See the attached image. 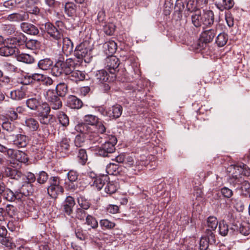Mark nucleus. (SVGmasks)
<instances>
[{
	"instance_id": "nucleus-1",
	"label": "nucleus",
	"mask_w": 250,
	"mask_h": 250,
	"mask_svg": "<svg viewBox=\"0 0 250 250\" xmlns=\"http://www.w3.org/2000/svg\"><path fill=\"white\" fill-rule=\"evenodd\" d=\"M229 173L228 181L234 186L240 185L243 179L242 175L249 176L250 175V168L245 164L240 165H231L227 168Z\"/></svg>"
},
{
	"instance_id": "nucleus-2",
	"label": "nucleus",
	"mask_w": 250,
	"mask_h": 250,
	"mask_svg": "<svg viewBox=\"0 0 250 250\" xmlns=\"http://www.w3.org/2000/svg\"><path fill=\"white\" fill-rule=\"evenodd\" d=\"M191 20L193 25L197 28L202 25L204 27L210 26L214 23V14L209 10H203V12L197 10L191 13Z\"/></svg>"
},
{
	"instance_id": "nucleus-3",
	"label": "nucleus",
	"mask_w": 250,
	"mask_h": 250,
	"mask_svg": "<svg viewBox=\"0 0 250 250\" xmlns=\"http://www.w3.org/2000/svg\"><path fill=\"white\" fill-rule=\"evenodd\" d=\"M79 62L80 61H76L72 58L67 59L64 61L63 58H60L52 68L53 74L56 76L63 73L68 75Z\"/></svg>"
},
{
	"instance_id": "nucleus-4",
	"label": "nucleus",
	"mask_w": 250,
	"mask_h": 250,
	"mask_svg": "<svg viewBox=\"0 0 250 250\" xmlns=\"http://www.w3.org/2000/svg\"><path fill=\"white\" fill-rule=\"evenodd\" d=\"M105 142L101 146L95 148V153L102 157L108 156V154L113 153L115 149V145L117 142V139L114 136H108V140L106 138L103 140Z\"/></svg>"
},
{
	"instance_id": "nucleus-5",
	"label": "nucleus",
	"mask_w": 250,
	"mask_h": 250,
	"mask_svg": "<svg viewBox=\"0 0 250 250\" xmlns=\"http://www.w3.org/2000/svg\"><path fill=\"white\" fill-rule=\"evenodd\" d=\"M74 56L78 59H83L86 63L90 62L93 57V49L87 47V42H82L78 45L74 50Z\"/></svg>"
},
{
	"instance_id": "nucleus-6",
	"label": "nucleus",
	"mask_w": 250,
	"mask_h": 250,
	"mask_svg": "<svg viewBox=\"0 0 250 250\" xmlns=\"http://www.w3.org/2000/svg\"><path fill=\"white\" fill-rule=\"evenodd\" d=\"M61 179L59 177H52L50 179V186L47 188L49 195L56 198L58 195L63 192V188L60 185Z\"/></svg>"
},
{
	"instance_id": "nucleus-7",
	"label": "nucleus",
	"mask_w": 250,
	"mask_h": 250,
	"mask_svg": "<svg viewBox=\"0 0 250 250\" xmlns=\"http://www.w3.org/2000/svg\"><path fill=\"white\" fill-rule=\"evenodd\" d=\"M45 99L50 103V107L53 109H59L62 106V102L60 98L57 95L55 90L48 89L43 93Z\"/></svg>"
},
{
	"instance_id": "nucleus-8",
	"label": "nucleus",
	"mask_w": 250,
	"mask_h": 250,
	"mask_svg": "<svg viewBox=\"0 0 250 250\" xmlns=\"http://www.w3.org/2000/svg\"><path fill=\"white\" fill-rule=\"evenodd\" d=\"M104 17L105 14L104 11H100L98 13L97 15V21L99 22L100 27L99 28L98 23H96L97 26L96 28L98 30L103 29L106 35H111L113 34L115 31V26L112 23H106L104 22Z\"/></svg>"
},
{
	"instance_id": "nucleus-9",
	"label": "nucleus",
	"mask_w": 250,
	"mask_h": 250,
	"mask_svg": "<svg viewBox=\"0 0 250 250\" xmlns=\"http://www.w3.org/2000/svg\"><path fill=\"white\" fill-rule=\"evenodd\" d=\"M7 150H11V154H5L10 159L9 161L11 164H13V167H15L16 164L17 166H19V164L21 163H25L27 162V157L25 154L21 151L14 150L11 148H7Z\"/></svg>"
},
{
	"instance_id": "nucleus-10",
	"label": "nucleus",
	"mask_w": 250,
	"mask_h": 250,
	"mask_svg": "<svg viewBox=\"0 0 250 250\" xmlns=\"http://www.w3.org/2000/svg\"><path fill=\"white\" fill-rule=\"evenodd\" d=\"M44 31L56 41H59L63 37V31L57 29V28L50 22L44 24Z\"/></svg>"
},
{
	"instance_id": "nucleus-11",
	"label": "nucleus",
	"mask_w": 250,
	"mask_h": 250,
	"mask_svg": "<svg viewBox=\"0 0 250 250\" xmlns=\"http://www.w3.org/2000/svg\"><path fill=\"white\" fill-rule=\"evenodd\" d=\"M106 128L103 122L97 118L96 123H95V133H100V135H95V143L98 142L101 143L103 142V140L107 138V135L104 134Z\"/></svg>"
},
{
	"instance_id": "nucleus-12",
	"label": "nucleus",
	"mask_w": 250,
	"mask_h": 250,
	"mask_svg": "<svg viewBox=\"0 0 250 250\" xmlns=\"http://www.w3.org/2000/svg\"><path fill=\"white\" fill-rule=\"evenodd\" d=\"M26 106L32 110H35L38 113L44 109L45 105H48L46 103L42 102L39 99L31 98L26 101Z\"/></svg>"
},
{
	"instance_id": "nucleus-13",
	"label": "nucleus",
	"mask_w": 250,
	"mask_h": 250,
	"mask_svg": "<svg viewBox=\"0 0 250 250\" xmlns=\"http://www.w3.org/2000/svg\"><path fill=\"white\" fill-rule=\"evenodd\" d=\"M50 107L49 105H45L44 109L38 112V117L41 124L44 125L50 124L53 118V115L49 114Z\"/></svg>"
},
{
	"instance_id": "nucleus-14",
	"label": "nucleus",
	"mask_w": 250,
	"mask_h": 250,
	"mask_svg": "<svg viewBox=\"0 0 250 250\" xmlns=\"http://www.w3.org/2000/svg\"><path fill=\"white\" fill-rule=\"evenodd\" d=\"M119 65V61L115 56L111 55L106 59V67L111 74H114Z\"/></svg>"
},
{
	"instance_id": "nucleus-15",
	"label": "nucleus",
	"mask_w": 250,
	"mask_h": 250,
	"mask_svg": "<svg viewBox=\"0 0 250 250\" xmlns=\"http://www.w3.org/2000/svg\"><path fill=\"white\" fill-rule=\"evenodd\" d=\"M21 28L23 32L31 35H37L39 33L38 28L34 25L28 22H22Z\"/></svg>"
},
{
	"instance_id": "nucleus-16",
	"label": "nucleus",
	"mask_w": 250,
	"mask_h": 250,
	"mask_svg": "<svg viewBox=\"0 0 250 250\" xmlns=\"http://www.w3.org/2000/svg\"><path fill=\"white\" fill-rule=\"evenodd\" d=\"M13 144L18 147H25L29 142L28 138L23 134H17L13 140Z\"/></svg>"
},
{
	"instance_id": "nucleus-17",
	"label": "nucleus",
	"mask_w": 250,
	"mask_h": 250,
	"mask_svg": "<svg viewBox=\"0 0 250 250\" xmlns=\"http://www.w3.org/2000/svg\"><path fill=\"white\" fill-rule=\"evenodd\" d=\"M29 19V15L25 12L15 13L10 14L7 17V19L12 21H26Z\"/></svg>"
},
{
	"instance_id": "nucleus-18",
	"label": "nucleus",
	"mask_w": 250,
	"mask_h": 250,
	"mask_svg": "<svg viewBox=\"0 0 250 250\" xmlns=\"http://www.w3.org/2000/svg\"><path fill=\"white\" fill-rule=\"evenodd\" d=\"M70 147V139L66 136L62 137L57 146V150L58 151L66 152L69 150Z\"/></svg>"
},
{
	"instance_id": "nucleus-19",
	"label": "nucleus",
	"mask_w": 250,
	"mask_h": 250,
	"mask_svg": "<svg viewBox=\"0 0 250 250\" xmlns=\"http://www.w3.org/2000/svg\"><path fill=\"white\" fill-rule=\"evenodd\" d=\"M62 51L66 56L70 55L73 50V44L70 39L67 37H62Z\"/></svg>"
},
{
	"instance_id": "nucleus-20",
	"label": "nucleus",
	"mask_w": 250,
	"mask_h": 250,
	"mask_svg": "<svg viewBox=\"0 0 250 250\" xmlns=\"http://www.w3.org/2000/svg\"><path fill=\"white\" fill-rule=\"evenodd\" d=\"M24 125L30 131L33 132L37 131L40 126L38 121L32 117L25 118Z\"/></svg>"
},
{
	"instance_id": "nucleus-21",
	"label": "nucleus",
	"mask_w": 250,
	"mask_h": 250,
	"mask_svg": "<svg viewBox=\"0 0 250 250\" xmlns=\"http://www.w3.org/2000/svg\"><path fill=\"white\" fill-rule=\"evenodd\" d=\"M4 174L7 177H10L11 179L18 180L21 178L22 179L23 174L17 169L7 167L5 168Z\"/></svg>"
},
{
	"instance_id": "nucleus-22",
	"label": "nucleus",
	"mask_w": 250,
	"mask_h": 250,
	"mask_svg": "<svg viewBox=\"0 0 250 250\" xmlns=\"http://www.w3.org/2000/svg\"><path fill=\"white\" fill-rule=\"evenodd\" d=\"M216 35V30L210 29L203 31L201 34V40L205 43H209L212 41Z\"/></svg>"
},
{
	"instance_id": "nucleus-23",
	"label": "nucleus",
	"mask_w": 250,
	"mask_h": 250,
	"mask_svg": "<svg viewBox=\"0 0 250 250\" xmlns=\"http://www.w3.org/2000/svg\"><path fill=\"white\" fill-rule=\"evenodd\" d=\"M10 95L11 98L14 100H21L26 97L25 90L23 87H21L20 89L11 91Z\"/></svg>"
},
{
	"instance_id": "nucleus-24",
	"label": "nucleus",
	"mask_w": 250,
	"mask_h": 250,
	"mask_svg": "<svg viewBox=\"0 0 250 250\" xmlns=\"http://www.w3.org/2000/svg\"><path fill=\"white\" fill-rule=\"evenodd\" d=\"M67 104L71 108L79 109L83 105L82 101L77 97L73 95H70L68 97L67 100Z\"/></svg>"
},
{
	"instance_id": "nucleus-25",
	"label": "nucleus",
	"mask_w": 250,
	"mask_h": 250,
	"mask_svg": "<svg viewBox=\"0 0 250 250\" xmlns=\"http://www.w3.org/2000/svg\"><path fill=\"white\" fill-rule=\"evenodd\" d=\"M18 50L15 46L4 45L0 47V55L8 57L15 54Z\"/></svg>"
},
{
	"instance_id": "nucleus-26",
	"label": "nucleus",
	"mask_w": 250,
	"mask_h": 250,
	"mask_svg": "<svg viewBox=\"0 0 250 250\" xmlns=\"http://www.w3.org/2000/svg\"><path fill=\"white\" fill-rule=\"evenodd\" d=\"M21 196L20 193H15L9 189H6L2 194V196L5 199L10 202L14 201L16 199H20Z\"/></svg>"
},
{
	"instance_id": "nucleus-27",
	"label": "nucleus",
	"mask_w": 250,
	"mask_h": 250,
	"mask_svg": "<svg viewBox=\"0 0 250 250\" xmlns=\"http://www.w3.org/2000/svg\"><path fill=\"white\" fill-rule=\"evenodd\" d=\"M75 202L74 198L70 196H67L63 202V208L64 212L68 215H70L72 211V208L75 205Z\"/></svg>"
},
{
	"instance_id": "nucleus-28",
	"label": "nucleus",
	"mask_w": 250,
	"mask_h": 250,
	"mask_svg": "<svg viewBox=\"0 0 250 250\" xmlns=\"http://www.w3.org/2000/svg\"><path fill=\"white\" fill-rule=\"evenodd\" d=\"M68 75L70 80L76 82L83 81L85 79V74L83 72L75 70L74 69Z\"/></svg>"
},
{
	"instance_id": "nucleus-29",
	"label": "nucleus",
	"mask_w": 250,
	"mask_h": 250,
	"mask_svg": "<svg viewBox=\"0 0 250 250\" xmlns=\"http://www.w3.org/2000/svg\"><path fill=\"white\" fill-rule=\"evenodd\" d=\"M22 179L27 180L22 185V188L25 186L31 188L32 184L36 180V177L33 173L27 172L25 174H23Z\"/></svg>"
},
{
	"instance_id": "nucleus-30",
	"label": "nucleus",
	"mask_w": 250,
	"mask_h": 250,
	"mask_svg": "<svg viewBox=\"0 0 250 250\" xmlns=\"http://www.w3.org/2000/svg\"><path fill=\"white\" fill-rule=\"evenodd\" d=\"M123 108L120 104H116L113 106L108 111V115L110 117L117 119L120 117L122 114Z\"/></svg>"
},
{
	"instance_id": "nucleus-31",
	"label": "nucleus",
	"mask_w": 250,
	"mask_h": 250,
	"mask_svg": "<svg viewBox=\"0 0 250 250\" xmlns=\"http://www.w3.org/2000/svg\"><path fill=\"white\" fill-rule=\"evenodd\" d=\"M77 6L72 2H67L64 4V12L69 17L73 16L76 13Z\"/></svg>"
},
{
	"instance_id": "nucleus-32",
	"label": "nucleus",
	"mask_w": 250,
	"mask_h": 250,
	"mask_svg": "<svg viewBox=\"0 0 250 250\" xmlns=\"http://www.w3.org/2000/svg\"><path fill=\"white\" fill-rule=\"evenodd\" d=\"M53 62L50 59L46 58L40 60L38 65L39 67L43 70H49L52 67Z\"/></svg>"
},
{
	"instance_id": "nucleus-33",
	"label": "nucleus",
	"mask_w": 250,
	"mask_h": 250,
	"mask_svg": "<svg viewBox=\"0 0 250 250\" xmlns=\"http://www.w3.org/2000/svg\"><path fill=\"white\" fill-rule=\"evenodd\" d=\"M104 47L105 49L106 54L108 55H112L115 53L117 48L116 43L113 41L105 42L104 44Z\"/></svg>"
},
{
	"instance_id": "nucleus-34",
	"label": "nucleus",
	"mask_w": 250,
	"mask_h": 250,
	"mask_svg": "<svg viewBox=\"0 0 250 250\" xmlns=\"http://www.w3.org/2000/svg\"><path fill=\"white\" fill-rule=\"evenodd\" d=\"M55 91L58 96L63 97L67 92V86L65 83H61L56 85Z\"/></svg>"
},
{
	"instance_id": "nucleus-35",
	"label": "nucleus",
	"mask_w": 250,
	"mask_h": 250,
	"mask_svg": "<svg viewBox=\"0 0 250 250\" xmlns=\"http://www.w3.org/2000/svg\"><path fill=\"white\" fill-rule=\"evenodd\" d=\"M18 61L26 63H32L34 62V58L28 54L21 53L17 55Z\"/></svg>"
},
{
	"instance_id": "nucleus-36",
	"label": "nucleus",
	"mask_w": 250,
	"mask_h": 250,
	"mask_svg": "<svg viewBox=\"0 0 250 250\" xmlns=\"http://www.w3.org/2000/svg\"><path fill=\"white\" fill-rule=\"evenodd\" d=\"M96 77L98 82L101 83L108 80V74L105 70L102 69L97 72Z\"/></svg>"
},
{
	"instance_id": "nucleus-37",
	"label": "nucleus",
	"mask_w": 250,
	"mask_h": 250,
	"mask_svg": "<svg viewBox=\"0 0 250 250\" xmlns=\"http://www.w3.org/2000/svg\"><path fill=\"white\" fill-rule=\"evenodd\" d=\"M107 176L104 175L95 177V186L98 190H100L103 188L105 182H107Z\"/></svg>"
},
{
	"instance_id": "nucleus-38",
	"label": "nucleus",
	"mask_w": 250,
	"mask_h": 250,
	"mask_svg": "<svg viewBox=\"0 0 250 250\" xmlns=\"http://www.w3.org/2000/svg\"><path fill=\"white\" fill-rule=\"evenodd\" d=\"M75 129L78 132L84 134L92 133V128H91L89 126H88L86 124H84L83 123L78 124L76 125Z\"/></svg>"
},
{
	"instance_id": "nucleus-39",
	"label": "nucleus",
	"mask_w": 250,
	"mask_h": 250,
	"mask_svg": "<svg viewBox=\"0 0 250 250\" xmlns=\"http://www.w3.org/2000/svg\"><path fill=\"white\" fill-rule=\"evenodd\" d=\"M228 40V35L225 33H220L216 39V43L219 47L224 46Z\"/></svg>"
},
{
	"instance_id": "nucleus-40",
	"label": "nucleus",
	"mask_w": 250,
	"mask_h": 250,
	"mask_svg": "<svg viewBox=\"0 0 250 250\" xmlns=\"http://www.w3.org/2000/svg\"><path fill=\"white\" fill-rule=\"evenodd\" d=\"M59 122L62 126H67L69 125V118L63 112L59 111L57 114Z\"/></svg>"
},
{
	"instance_id": "nucleus-41",
	"label": "nucleus",
	"mask_w": 250,
	"mask_h": 250,
	"mask_svg": "<svg viewBox=\"0 0 250 250\" xmlns=\"http://www.w3.org/2000/svg\"><path fill=\"white\" fill-rule=\"evenodd\" d=\"M2 245L9 248L10 249H13L16 247V245L14 242L12 238L10 237H2L0 240Z\"/></svg>"
},
{
	"instance_id": "nucleus-42",
	"label": "nucleus",
	"mask_w": 250,
	"mask_h": 250,
	"mask_svg": "<svg viewBox=\"0 0 250 250\" xmlns=\"http://www.w3.org/2000/svg\"><path fill=\"white\" fill-rule=\"evenodd\" d=\"M119 167L114 163H110L106 167V171L109 175H116L119 172Z\"/></svg>"
},
{
	"instance_id": "nucleus-43",
	"label": "nucleus",
	"mask_w": 250,
	"mask_h": 250,
	"mask_svg": "<svg viewBox=\"0 0 250 250\" xmlns=\"http://www.w3.org/2000/svg\"><path fill=\"white\" fill-rule=\"evenodd\" d=\"M219 231L222 236H226L229 231L228 225L224 220L220 221L219 224Z\"/></svg>"
},
{
	"instance_id": "nucleus-44",
	"label": "nucleus",
	"mask_w": 250,
	"mask_h": 250,
	"mask_svg": "<svg viewBox=\"0 0 250 250\" xmlns=\"http://www.w3.org/2000/svg\"><path fill=\"white\" fill-rule=\"evenodd\" d=\"M117 184H115L113 182H109L108 183L105 188H104V191L107 194H112L115 193L117 189Z\"/></svg>"
},
{
	"instance_id": "nucleus-45",
	"label": "nucleus",
	"mask_w": 250,
	"mask_h": 250,
	"mask_svg": "<svg viewBox=\"0 0 250 250\" xmlns=\"http://www.w3.org/2000/svg\"><path fill=\"white\" fill-rule=\"evenodd\" d=\"M44 75L39 73H34L29 76L28 82L24 81L23 83L24 84H27L30 83H32L33 80L37 81H42Z\"/></svg>"
},
{
	"instance_id": "nucleus-46",
	"label": "nucleus",
	"mask_w": 250,
	"mask_h": 250,
	"mask_svg": "<svg viewBox=\"0 0 250 250\" xmlns=\"http://www.w3.org/2000/svg\"><path fill=\"white\" fill-rule=\"evenodd\" d=\"M6 116L11 121H15L18 118V115L16 113L15 109L12 107L9 108L6 110Z\"/></svg>"
},
{
	"instance_id": "nucleus-47",
	"label": "nucleus",
	"mask_w": 250,
	"mask_h": 250,
	"mask_svg": "<svg viewBox=\"0 0 250 250\" xmlns=\"http://www.w3.org/2000/svg\"><path fill=\"white\" fill-rule=\"evenodd\" d=\"M218 221L216 217L214 216H209L207 221V224L208 228L212 230H214L218 225Z\"/></svg>"
},
{
	"instance_id": "nucleus-48",
	"label": "nucleus",
	"mask_w": 250,
	"mask_h": 250,
	"mask_svg": "<svg viewBox=\"0 0 250 250\" xmlns=\"http://www.w3.org/2000/svg\"><path fill=\"white\" fill-rule=\"evenodd\" d=\"M3 129L9 133L14 132L16 129L15 125L9 122H3L2 125Z\"/></svg>"
},
{
	"instance_id": "nucleus-49",
	"label": "nucleus",
	"mask_w": 250,
	"mask_h": 250,
	"mask_svg": "<svg viewBox=\"0 0 250 250\" xmlns=\"http://www.w3.org/2000/svg\"><path fill=\"white\" fill-rule=\"evenodd\" d=\"M77 201L80 207L84 209H87L89 207L90 204L89 202L81 195L77 198Z\"/></svg>"
},
{
	"instance_id": "nucleus-50",
	"label": "nucleus",
	"mask_w": 250,
	"mask_h": 250,
	"mask_svg": "<svg viewBox=\"0 0 250 250\" xmlns=\"http://www.w3.org/2000/svg\"><path fill=\"white\" fill-rule=\"evenodd\" d=\"M78 157L79 158V162L82 165H84L87 159L86 151L83 149H80Z\"/></svg>"
},
{
	"instance_id": "nucleus-51",
	"label": "nucleus",
	"mask_w": 250,
	"mask_h": 250,
	"mask_svg": "<svg viewBox=\"0 0 250 250\" xmlns=\"http://www.w3.org/2000/svg\"><path fill=\"white\" fill-rule=\"evenodd\" d=\"M26 47L30 49H35L39 46V42L37 40H29L25 42Z\"/></svg>"
},
{
	"instance_id": "nucleus-52",
	"label": "nucleus",
	"mask_w": 250,
	"mask_h": 250,
	"mask_svg": "<svg viewBox=\"0 0 250 250\" xmlns=\"http://www.w3.org/2000/svg\"><path fill=\"white\" fill-rule=\"evenodd\" d=\"M48 178V174L45 171H41L37 178V182L40 184H44L46 182Z\"/></svg>"
},
{
	"instance_id": "nucleus-53",
	"label": "nucleus",
	"mask_w": 250,
	"mask_h": 250,
	"mask_svg": "<svg viewBox=\"0 0 250 250\" xmlns=\"http://www.w3.org/2000/svg\"><path fill=\"white\" fill-rule=\"evenodd\" d=\"M100 225L103 228L109 229L114 227L115 224L107 219H104L100 221Z\"/></svg>"
},
{
	"instance_id": "nucleus-54",
	"label": "nucleus",
	"mask_w": 250,
	"mask_h": 250,
	"mask_svg": "<svg viewBox=\"0 0 250 250\" xmlns=\"http://www.w3.org/2000/svg\"><path fill=\"white\" fill-rule=\"evenodd\" d=\"M83 123L92 128L94 125V116L91 114L86 115L84 117Z\"/></svg>"
},
{
	"instance_id": "nucleus-55",
	"label": "nucleus",
	"mask_w": 250,
	"mask_h": 250,
	"mask_svg": "<svg viewBox=\"0 0 250 250\" xmlns=\"http://www.w3.org/2000/svg\"><path fill=\"white\" fill-rule=\"evenodd\" d=\"M210 243L207 240L206 237H202L200 242V250H207Z\"/></svg>"
},
{
	"instance_id": "nucleus-56",
	"label": "nucleus",
	"mask_w": 250,
	"mask_h": 250,
	"mask_svg": "<svg viewBox=\"0 0 250 250\" xmlns=\"http://www.w3.org/2000/svg\"><path fill=\"white\" fill-rule=\"evenodd\" d=\"M212 230H207L206 237L207 240L210 243V244H213L215 243V235L213 233Z\"/></svg>"
},
{
	"instance_id": "nucleus-57",
	"label": "nucleus",
	"mask_w": 250,
	"mask_h": 250,
	"mask_svg": "<svg viewBox=\"0 0 250 250\" xmlns=\"http://www.w3.org/2000/svg\"><path fill=\"white\" fill-rule=\"evenodd\" d=\"M220 4L224 9H229L233 6L234 3L232 0H222Z\"/></svg>"
},
{
	"instance_id": "nucleus-58",
	"label": "nucleus",
	"mask_w": 250,
	"mask_h": 250,
	"mask_svg": "<svg viewBox=\"0 0 250 250\" xmlns=\"http://www.w3.org/2000/svg\"><path fill=\"white\" fill-rule=\"evenodd\" d=\"M221 193L225 197L229 198L233 195V192L231 189L227 187H224L221 189Z\"/></svg>"
},
{
	"instance_id": "nucleus-59",
	"label": "nucleus",
	"mask_w": 250,
	"mask_h": 250,
	"mask_svg": "<svg viewBox=\"0 0 250 250\" xmlns=\"http://www.w3.org/2000/svg\"><path fill=\"white\" fill-rule=\"evenodd\" d=\"M67 177L69 180L71 182L76 181L78 177V174L77 172L74 170H70L67 173Z\"/></svg>"
},
{
	"instance_id": "nucleus-60",
	"label": "nucleus",
	"mask_w": 250,
	"mask_h": 250,
	"mask_svg": "<svg viewBox=\"0 0 250 250\" xmlns=\"http://www.w3.org/2000/svg\"><path fill=\"white\" fill-rule=\"evenodd\" d=\"M27 13H30L32 14H34L37 15L40 13V9L36 6H27Z\"/></svg>"
},
{
	"instance_id": "nucleus-61",
	"label": "nucleus",
	"mask_w": 250,
	"mask_h": 250,
	"mask_svg": "<svg viewBox=\"0 0 250 250\" xmlns=\"http://www.w3.org/2000/svg\"><path fill=\"white\" fill-rule=\"evenodd\" d=\"M239 231L242 234L247 236L250 233V228L248 225H241L239 227Z\"/></svg>"
},
{
	"instance_id": "nucleus-62",
	"label": "nucleus",
	"mask_w": 250,
	"mask_h": 250,
	"mask_svg": "<svg viewBox=\"0 0 250 250\" xmlns=\"http://www.w3.org/2000/svg\"><path fill=\"white\" fill-rule=\"evenodd\" d=\"M107 211L109 213L115 214L117 213L119 211V207L115 205H109L107 207Z\"/></svg>"
},
{
	"instance_id": "nucleus-63",
	"label": "nucleus",
	"mask_w": 250,
	"mask_h": 250,
	"mask_svg": "<svg viewBox=\"0 0 250 250\" xmlns=\"http://www.w3.org/2000/svg\"><path fill=\"white\" fill-rule=\"evenodd\" d=\"M46 4L49 7L53 6L55 5H60L62 4L63 5V1H56L55 0H45Z\"/></svg>"
},
{
	"instance_id": "nucleus-64",
	"label": "nucleus",
	"mask_w": 250,
	"mask_h": 250,
	"mask_svg": "<svg viewBox=\"0 0 250 250\" xmlns=\"http://www.w3.org/2000/svg\"><path fill=\"white\" fill-rule=\"evenodd\" d=\"M4 30L7 35H11L15 32L14 27L10 25H5L4 27Z\"/></svg>"
}]
</instances>
